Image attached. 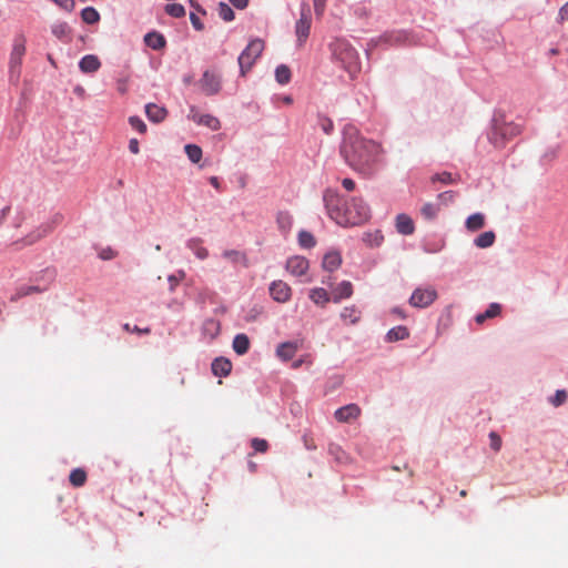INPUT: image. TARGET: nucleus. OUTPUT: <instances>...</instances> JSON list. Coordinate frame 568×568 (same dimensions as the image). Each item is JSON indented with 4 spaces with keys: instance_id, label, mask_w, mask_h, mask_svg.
Here are the masks:
<instances>
[{
    "instance_id": "052dcab7",
    "label": "nucleus",
    "mask_w": 568,
    "mask_h": 568,
    "mask_svg": "<svg viewBox=\"0 0 568 568\" xmlns=\"http://www.w3.org/2000/svg\"><path fill=\"white\" fill-rule=\"evenodd\" d=\"M235 8L245 9L248 4V0H229Z\"/></svg>"
},
{
    "instance_id": "6ab92c4d",
    "label": "nucleus",
    "mask_w": 568,
    "mask_h": 568,
    "mask_svg": "<svg viewBox=\"0 0 568 568\" xmlns=\"http://www.w3.org/2000/svg\"><path fill=\"white\" fill-rule=\"evenodd\" d=\"M396 229L398 233L410 235L414 233L415 226L413 220L406 214H398L396 217Z\"/></svg>"
},
{
    "instance_id": "c9c22d12",
    "label": "nucleus",
    "mask_w": 568,
    "mask_h": 568,
    "mask_svg": "<svg viewBox=\"0 0 568 568\" xmlns=\"http://www.w3.org/2000/svg\"><path fill=\"white\" fill-rule=\"evenodd\" d=\"M275 78L280 84H287L291 80V70L287 65L281 64L275 70Z\"/></svg>"
},
{
    "instance_id": "f704fd0d",
    "label": "nucleus",
    "mask_w": 568,
    "mask_h": 568,
    "mask_svg": "<svg viewBox=\"0 0 568 568\" xmlns=\"http://www.w3.org/2000/svg\"><path fill=\"white\" fill-rule=\"evenodd\" d=\"M81 18L83 22L88 24H94L100 21V13L93 7H87L81 11Z\"/></svg>"
},
{
    "instance_id": "412c9836",
    "label": "nucleus",
    "mask_w": 568,
    "mask_h": 568,
    "mask_svg": "<svg viewBox=\"0 0 568 568\" xmlns=\"http://www.w3.org/2000/svg\"><path fill=\"white\" fill-rule=\"evenodd\" d=\"M144 42L153 50H161L165 47L166 40L163 34L153 31L144 36Z\"/></svg>"
},
{
    "instance_id": "1a4fd4ad",
    "label": "nucleus",
    "mask_w": 568,
    "mask_h": 568,
    "mask_svg": "<svg viewBox=\"0 0 568 568\" xmlns=\"http://www.w3.org/2000/svg\"><path fill=\"white\" fill-rule=\"evenodd\" d=\"M200 85L205 94H216L221 89V78L219 74L207 70L203 73Z\"/></svg>"
},
{
    "instance_id": "f8f14e48",
    "label": "nucleus",
    "mask_w": 568,
    "mask_h": 568,
    "mask_svg": "<svg viewBox=\"0 0 568 568\" xmlns=\"http://www.w3.org/2000/svg\"><path fill=\"white\" fill-rule=\"evenodd\" d=\"M308 267L310 263L303 256H292L286 261V270L294 276L306 274Z\"/></svg>"
},
{
    "instance_id": "13d9d810",
    "label": "nucleus",
    "mask_w": 568,
    "mask_h": 568,
    "mask_svg": "<svg viewBox=\"0 0 568 568\" xmlns=\"http://www.w3.org/2000/svg\"><path fill=\"white\" fill-rule=\"evenodd\" d=\"M129 150L133 154H138L140 152L139 141L136 139H131L129 142Z\"/></svg>"
},
{
    "instance_id": "7ed1b4c3",
    "label": "nucleus",
    "mask_w": 568,
    "mask_h": 568,
    "mask_svg": "<svg viewBox=\"0 0 568 568\" xmlns=\"http://www.w3.org/2000/svg\"><path fill=\"white\" fill-rule=\"evenodd\" d=\"M332 53L334 59L341 63L342 68L354 78L361 70V63L357 51L345 40L336 39L332 43Z\"/></svg>"
},
{
    "instance_id": "bb28decb",
    "label": "nucleus",
    "mask_w": 568,
    "mask_h": 568,
    "mask_svg": "<svg viewBox=\"0 0 568 568\" xmlns=\"http://www.w3.org/2000/svg\"><path fill=\"white\" fill-rule=\"evenodd\" d=\"M501 312V306L498 303H491L488 308L480 314H477L475 321L477 324L481 325L486 320L494 318L498 316Z\"/></svg>"
},
{
    "instance_id": "4d7b16f0",
    "label": "nucleus",
    "mask_w": 568,
    "mask_h": 568,
    "mask_svg": "<svg viewBox=\"0 0 568 568\" xmlns=\"http://www.w3.org/2000/svg\"><path fill=\"white\" fill-rule=\"evenodd\" d=\"M190 20H191L192 26H193L196 30H199V31L203 30L204 26H203V23L201 22L200 18H199L195 13H191V14H190Z\"/></svg>"
},
{
    "instance_id": "603ef678",
    "label": "nucleus",
    "mask_w": 568,
    "mask_h": 568,
    "mask_svg": "<svg viewBox=\"0 0 568 568\" xmlns=\"http://www.w3.org/2000/svg\"><path fill=\"white\" fill-rule=\"evenodd\" d=\"M489 438H490V447L495 452H498L500 449V447H501V439H500V437L496 433L491 432L489 434Z\"/></svg>"
},
{
    "instance_id": "37998d69",
    "label": "nucleus",
    "mask_w": 568,
    "mask_h": 568,
    "mask_svg": "<svg viewBox=\"0 0 568 568\" xmlns=\"http://www.w3.org/2000/svg\"><path fill=\"white\" fill-rule=\"evenodd\" d=\"M438 206L433 203H425L422 207V214L427 220H433L438 213Z\"/></svg>"
},
{
    "instance_id": "2f4dec72",
    "label": "nucleus",
    "mask_w": 568,
    "mask_h": 568,
    "mask_svg": "<svg viewBox=\"0 0 568 568\" xmlns=\"http://www.w3.org/2000/svg\"><path fill=\"white\" fill-rule=\"evenodd\" d=\"M485 225V216L481 213H475L467 217L466 227L468 231L475 232Z\"/></svg>"
},
{
    "instance_id": "b1692460",
    "label": "nucleus",
    "mask_w": 568,
    "mask_h": 568,
    "mask_svg": "<svg viewBox=\"0 0 568 568\" xmlns=\"http://www.w3.org/2000/svg\"><path fill=\"white\" fill-rule=\"evenodd\" d=\"M186 246L194 253L200 260H205L209 256V251L203 246V241L199 237L190 239Z\"/></svg>"
},
{
    "instance_id": "bf43d9fd",
    "label": "nucleus",
    "mask_w": 568,
    "mask_h": 568,
    "mask_svg": "<svg viewBox=\"0 0 568 568\" xmlns=\"http://www.w3.org/2000/svg\"><path fill=\"white\" fill-rule=\"evenodd\" d=\"M342 185L344 186L345 190H347L349 192L355 189V182L348 178H346L342 181Z\"/></svg>"
},
{
    "instance_id": "338daca9",
    "label": "nucleus",
    "mask_w": 568,
    "mask_h": 568,
    "mask_svg": "<svg viewBox=\"0 0 568 568\" xmlns=\"http://www.w3.org/2000/svg\"><path fill=\"white\" fill-rule=\"evenodd\" d=\"M169 281L171 283V290H173V287L176 285L178 281L174 276H170L169 277Z\"/></svg>"
},
{
    "instance_id": "864d4df0",
    "label": "nucleus",
    "mask_w": 568,
    "mask_h": 568,
    "mask_svg": "<svg viewBox=\"0 0 568 568\" xmlns=\"http://www.w3.org/2000/svg\"><path fill=\"white\" fill-rule=\"evenodd\" d=\"M455 192L446 191L438 195V200L445 204L450 203L455 200Z\"/></svg>"
},
{
    "instance_id": "2eb2a0df",
    "label": "nucleus",
    "mask_w": 568,
    "mask_h": 568,
    "mask_svg": "<svg viewBox=\"0 0 568 568\" xmlns=\"http://www.w3.org/2000/svg\"><path fill=\"white\" fill-rule=\"evenodd\" d=\"M409 39V36L405 31H390L385 32L383 36L378 38L379 43L387 44H402L406 43Z\"/></svg>"
},
{
    "instance_id": "58836bf2",
    "label": "nucleus",
    "mask_w": 568,
    "mask_h": 568,
    "mask_svg": "<svg viewBox=\"0 0 568 568\" xmlns=\"http://www.w3.org/2000/svg\"><path fill=\"white\" fill-rule=\"evenodd\" d=\"M298 244L304 248H311L316 244V241L310 232L301 231L298 234Z\"/></svg>"
},
{
    "instance_id": "a18cd8bd",
    "label": "nucleus",
    "mask_w": 568,
    "mask_h": 568,
    "mask_svg": "<svg viewBox=\"0 0 568 568\" xmlns=\"http://www.w3.org/2000/svg\"><path fill=\"white\" fill-rule=\"evenodd\" d=\"M318 125L325 134H331L334 129L333 121L329 118L321 114L318 115Z\"/></svg>"
},
{
    "instance_id": "393cba45",
    "label": "nucleus",
    "mask_w": 568,
    "mask_h": 568,
    "mask_svg": "<svg viewBox=\"0 0 568 568\" xmlns=\"http://www.w3.org/2000/svg\"><path fill=\"white\" fill-rule=\"evenodd\" d=\"M44 288H41L37 285H22L16 290V292L11 295L10 301L17 302L22 297L29 296L36 293H42Z\"/></svg>"
},
{
    "instance_id": "49530a36",
    "label": "nucleus",
    "mask_w": 568,
    "mask_h": 568,
    "mask_svg": "<svg viewBox=\"0 0 568 568\" xmlns=\"http://www.w3.org/2000/svg\"><path fill=\"white\" fill-rule=\"evenodd\" d=\"M129 123L134 130H136L141 134L146 132V124L139 116H130Z\"/></svg>"
},
{
    "instance_id": "774afa93",
    "label": "nucleus",
    "mask_w": 568,
    "mask_h": 568,
    "mask_svg": "<svg viewBox=\"0 0 568 568\" xmlns=\"http://www.w3.org/2000/svg\"><path fill=\"white\" fill-rule=\"evenodd\" d=\"M250 469H251V471H255L256 470V464L250 463Z\"/></svg>"
},
{
    "instance_id": "a19ab883",
    "label": "nucleus",
    "mask_w": 568,
    "mask_h": 568,
    "mask_svg": "<svg viewBox=\"0 0 568 568\" xmlns=\"http://www.w3.org/2000/svg\"><path fill=\"white\" fill-rule=\"evenodd\" d=\"M165 12L173 18H182L185 16V9L180 3H170L165 6Z\"/></svg>"
},
{
    "instance_id": "f257e3e1",
    "label": "nucleus",
    "mask_w": 568,
    "mask_h": 568,
    "mask_svg": "<svg viewBox=\"0 0 568 568\" xmlns=\"http://www.w3.org/2000/svg\"><path fill=\"white\" fill-rule=\"evenodd\" d=\"M379 153V145L361 136L355 128L344 130L341 154L354 171L363 175L373 174Z\"/></svg>"
},
{
    "instance_id": "0eeeda50",
    "label": "nucleus",
    "mask_w": 568,
    "mask_h": 568,
    "mask_svg": "<svg viewBox=\"0 0 568 568\" xmlns=\"http://www.w3.org/2000/svg\"><path fill=\"white\" fill-rule=\"evenodd\" d=\"M26 42L27 39L23 34L16 36L13 40L9 60V69L11 75H14L16 79H19L20 77V68L22 64L23 55L26 54Z\"/></svg>"
},
{
    "instance_id": "7c9ffc66",
    "label": "nucleus",
    "mask_w": 568,
    "mask_h": 568,
    "mask_svg": "<svg viewBox=\"0 0 568 568\" xmlns=\"http://www.w3.org/2000/svg\"><path fill=\"white\" fill-rule=\"evenodd\" d=\"M310 298L316 305H321V306H324L325 304H327L331 301L328 293L326 292V290H324L322 287H316V288L311 290Z\"/></svg>"
},
{
    "instance_id": "cd10ccee",
    "label": "nucleus",
    "mask_w": 568,
    "mask_h": 568,
    "mask_svg": "<svg viewBox=\"0 0 568 568\" xmlns=\"http://www.w3.org/2000/svg\"><path fill=\"white\" fill-rule=\"evenodd\" d=\"M250 339L245 334H237L233 339V349L239 355H244L248 352Z\"/></svg>"
},
{
    "instance_id": "c756f323",
    "label": "nucleus",
    "mask_w": 568,
    "mask_h": 568,
    "mask_svg": "<svg viewBox=\"0 0 568 568\" xmlns=\"http://www.w3.org/2000/svg\"><path fill=\"white\" fill-rule=\"evenodd\" d=\"M341 318L347 324H356L361 318V312L355 306H346L341 312Z\"/></svg>"
},
{
    "instance_id": "79ce46f5",
    "label": "nucleus",
    "mask_w": 568,
    "mask_h": 568,
    "mask_svg": "<svg viewBox=\"0 0 568 568\" xmlns=\"http://www.w3.org/2000/svg\"><path fill=\"white\" fill-rule=\"evenodd\" d=\"M278 227L283 231H287L292 226V216L287 212H280L276 217Z\"/></svg>"
},
{
    "instance_id": "4c0bfd02",
    "label": "nucleus",
    "mask_w": 568,
    "mask_h": 568,
    "mask_svg": "<svg viewBox=\"0 0 568 568\" xmlns=\"http://www.w3.org/2000/svg\"><path fill=\"white\" fill-rule=\"evenodd\" d=\"M52 33L60 40L67 38L70 33V28L65 22H57L51 27Z\"/></svg>"
},
{
    "instance_id": "6e6552de",
    "label": "nucleus",
    "mask_w": 568,
    "mask_h": 568,
    "mask_svg": "<svg viewBox=\"0 0 568 568\" xmlns=\"http://www.w3.org/2000/svg\"><path fill=\"white\" fill-rule=\"evenodd\" d=\"M312 24L311 9L307 3H303L301 7L300 19L295 23L296 42L298 47L304 45L306 42Z\"/></svg>"
},
{
    "instance_id": "09e8293b",
    "label": "nucleus",
    "mask_w": 568,
    "mask_h": 568,
    "mask_svg": "<svg viewBox=\"0 0 568 568\" xmlns=\"http://www.w3.org/2000/svg\"><path fill=\"white\" fill-rule=\"evenodd\" d=\"M251 444L254 450L258 453H265L268 449V443L265 439L254 438Z\"/></svg>"
},
{
    "instance_id": "f3484780",
    "label": "nucleus",
    "mask_w": 568,
    "mask_h": 568,
    "mask_svg": "<svg viewBox=\"0 0 568 568\" xmlns=\"http://www.w3.org/2000/svg\"><path fill=\"white\" fill-rule=\"evenodd\" d=\"M145 113L150 121L159 123L162 122L166 115L168 111L165 108L160 106L155 103H149L145 105Z\"/></svg>"
},
{
    "instance_id": "69168bd1",
    "label": "nucleus",
    "mask_w": 568,
    "mask_h": 568,
    "mask_svg": "<svg viewBox=\"0 0 568 568\" xmlns=\"http://www.w3.org/2000/svg\"><path fill=\"white\" fill-rule=\"evenodd\" d=\"M382 240H383V236L379 234V232H376L374 243L376 245H378Z\"/></svg>"
},
{
    "instance_id": "a211bd4d",
    "label": "nucleus",
    "mask_w": 568,
    "mask_h": 568,
    "mask_svg": "<svg viewBox=\"0 0 568 568\" xmlns=\"http://www.w3.org/2000/svg\"><path fill=\"white\" fill-rule=\"evenodd\" d=\"M232 363L224 358H215L212 363V372L215 376L225 377L231 373Z\"/></svg>"
},
{
    "instance_id": "473e14b6",
    "label": "nucleus",
    "mask_w": 568,
    "mask_h": 568,
    "mask_svg": "<svg viewBox=\"0 0 568 568\" xmlns=\"http://www.w3.org/2000/svg\"><path fill=\"white\" fill-rule=\"evenodd\" d=\"M495 239V233L493 231H487L476 237L475 245L479 248H487L494 244Z\"/></svg>"
},
{
    "instance_id": "3c124183",
    "label": "nucleus",
    "mask_w": 568,
    "mask_h": 568,
    "mask_svg": "<svg viewBox=\"0 0 568 568\" xmlns=\"http://www.w3.org/2000/svg\"><path fill=\"white\" fill-rule=\"evenodd\" d=\"M326 2H327V0H313L314 11L317 17L323 16V13L325 11Z\"/></svg>"
},
{
    "instance_id": "39448f33",
    "label": "nucleus",
    "mask_w": 568,
    "mask_h": 568,
    "mask_svg": "<svg viewBox=\"0 0 568 568\" xmlns=\"http://www.w3.org/2000/svg\"><path fill=\"white\" fill-rule=\"evenodd\" d=\"M263 50L264 41L261 39H254L247 44V47L239 57L241 75H245L251 70L256 59L262 54Z\"/></svg>"
},
{
    "instance_id": "5fc2aeb1",
    "label": "nucleus",
    "mask_w": 568,
    "mask_h": 568,
    "mask_svg": "<svg viewBox=\"0 0 568 568\" xmlns=\"http://www.w3.org/2000/svg\"><path fill=\"white\" fill-rule=\"evenodd\" d=\"M123 328L126 332H132V333H138V334H149L151 332V329L149 327H145V328H140L138 326L131 327L130 324H128V323L123 325Z\"/></svg>"
},
{
    "instance_id": "4468645a",
    "label": "nucleus",
    "mask_w": 568,
    "mask_h": 568,
    "mask_svg": "<svg viewBox=\"0 0 568 568\" xmlns=\"http://www.w3.org/2000/svg\"><path fill=\"white\" fill-rule=\"evenodd\" d=\"M353 295V284L349 281H343L332 292V301L339 303L344 298Z\"/></svg>"
},
{
    "instance_id": "aec40b11",
    "label": "nucleus",
    "mask_w": 568,
    "mask_h": 568,
    "mask_svg": "<svg viewBox=\"0 0 568 568\" xmlns=\"http://www.w3.org/2000/svg\"><path fill=\"white\" fill-rule=\"evenodd\" d=\"M297 352V343L285 342L277 346L276 354L283 361L292 359Z\"/></svg>"
},
{
    "instance_id": "9b49d317",
    "label": "nucleus",
    "mask_w": 568,
    "mask_h": 568,
    "mask_svg": "<svg viewBox=\"0 0 568 568\" xmlns=\"http://www.w3.org/2000/svg\"><path fill=\"white\" fill-rule=\"evenodd\" d=\"M189 118L200 125H205L209 129L216 131L220 129V120L211 114H201L195 108H191Z\"/></svg>"
},
{
    "instance_id": "6e6d98bb",
    "label": "nucleus",
    "mask_w": 568,
    "mask_h": 568,
    "mask_svg": "<svg viewBox=\"0 0 568 568\" xmlns=\"http://www.w3.org/2000/svg\"><path fill=\"white\" fill-rule=\"evenodd\" d=\"M565 20H568V2L565 3L558 12V22L562 23Z\"/></svg>"
},
{
    "instance_id": "c85d7f7f",
    "label": "nucleus",
    "mask_w": 568,
    "mask_h": 568,
    "mask_svg": "<svg viewBox=\"0 0 568 568\" xmlns=\"http://www.w3.org/2000/svg\"><path fill=\"white\" fill-rule=\"evenodd\" d=\"M409 331L406 326H396L390 328L386 334L387 342H397L408 338Z\"/></svg>"
},
{
    "instance_id": "20e7f679",
    "label": "nucleus",
    "mask_w": 568,
    "mask_h": 568,
    "mask_svg": "<svg viewBox=\"0 0 568 568\" xmlns=\"http://www.w3.org/2000/svg\"><path fill=\"white\" fill-rule=\"evenodd\" d=\"M523 132V126L513 122L495 121L489 132V141L496 148H503L506 142Z\"/></svg>"
},
{
    "instance_id": "9d476101",
    "label": "nucleus",
    "mask_w": 568,
    "mask_h": 568,
    "mask_svg": "<svg viewBox=\"0 0 568 568\" xmlns=\"http://www.w3.org/2000/svg\"><path fill=\"white\" fill-rule=\"evenodd\" d=\"M270 294L274 301L278 303H286L292 296V290L288 284L278 280L271 283Z\"/></svg>"
},
{
    "instance_id": "ea45409f",
    "label": "nucleus",
    "mask_w": 568,
    "mask_h": 568,
    "mask_svg": "<svg viewBox=\"0 0 568 568\" xmlns=\"http://www.w3.org/2000/svg\"><path fill=\"white\" fill-rule=\"evenodd\" d=\"M185 152L193 163H197L202 158V149L195 144L185 145Z\"/></svg>"
},
{
    "instance_id": "8fccbe9b",
    "label": "nucleus",
    "mask_w": 568,
    "mask_h": 568,
    "mask_svg": "<svg viewBox=\"0 0 568 568\" xmlns=\"http://www.w3.org/2000/svg\"><path fill=\"white\" fill-rule=\"evenodd\" d=\"M51 1L54 2L55 4H58L63 10L69 11V12L73 11V9L75 7L74 0H51Z\"/></svg>"
},
{
    "instance_id": "680f3d73",
    "label": "nucleus",
    "mask_w": 568,
    "mask_h": 568,
    "mask_svg": "<svg viewBox=\"0 0 568 568\" xmlns=\"http://www.w3.org/2000/svg\"><path fill=\"white\" fill-rule=\"evenodd\" d=\"M392 313L395 314L396 316H398L402 320L406 318V313L402 308H399V307H394L392 310Z\"/></svg>"
},
{
    "instance_id": "423d86ee",
    "label": "nucleus",
    "mask_w": 568,
    "mask_h": 568,
    "mask_svg": "<svg viewBox=\"0 0 568 568\" xmlns=\"http://www.w3.org/2000/svg\"><path fill=\"white\" fill-rule=\"evenodd\" d=\"M437 297L438 293L434 286H418L413 291L408 303L415 308H426L429 307Z\"/></svg>"
},
{
    "instance_id": "c03bdc74",
    "label": "nucleus",
    "mask_w": 568,
    "mask_h": 568,
    "mask_svg": "<svg viewBox=\"0 0 568 568\" xmlns=\"http://www.w3.org/2000/svg\"><path fill=\"white\" fill-rule=\"evenodd\" d=\"M430 180L433 183H435L437 181L443 184L455 183V179L453 178L452 173H449V172L437 173V174L433 175Z\"/></svg>"
},
{
    "instance_id": "4be33fe9",
    "label": "nucleus",
    "mask_w": 568,
    "mask_h": 568,
    "mask_svg": "<svg viewBox=\"0 0 568 568\" xmlns=\"http://www.w3.org/2000/svg\"><path fill=\"white\" fill-rule=\"evenodd\" d=\"M222 256L233 264H241L244 267L248 266V258L244 252L237 250H225Z\"/></svg>"
},
{
    "instance_id": "72a5a7b5",
    "label": "nucleus",
    "mask_w": 568,
    "mask_h": 568,
    "mask_svg": "<svg viewBox=\"0 0 568 568\" xmlns=\"http://www.w3.org/2000/svg\"><path fill=\"white\" fill-rule=\"evenodd\" d=\"M70 484L73 487H82L87 481V473L82 468H75L70 473Z\"/></svg>"
},
{
    "instance_id": "5701e85b",
    "label": "nucleus",
    "mask_w": 568,
    "mask_h": 568,
    "mask_svg": "<svg viewBox=\"0 0 568 568\" xmlns=\"http://www.w3.org/2000/svg\"><path fill=\"white\" fill-rule=\"evenodd\" d=\"M342 264V257L337 252H329L325 254L322 266L327 272L336 271Z\"/></svg>"
},
{
    "instance_id": "e433bc0d",
    "label": "nucleus",
    "mask_w": 568,
    "mask_h": 568,
    "mask_svg": "<svg viewBox=\"0 0 568 568\" xmlns=\"http://www.w3.org/2000/svg\"><path fill=\"white\" fill-rule=\"evenodd\" d=\"M217 12H219L220 18L226 22H230V21L234 20V18H235L234 11L225 2L219 3Z\"/></svg>"
},
{
    "instance_id": "f03ea898",
    "label": "nucleus",
    "mask_w": 568,
    "mask_h": 568,
    "mask_svg": "<svg viewBox=\"0 0 568 568\" xmlns=\"http://www.w3.org/2000/svg\"><path fill=\"white\" fill-rule=\"evenodd\" d=\"M324 203L329 217L341 226L361 225L371 216L369 207L359 197L344 199L332 191H326Z\"/></svg>"
},
{
    "instance_id": "e2e57ef3",
    "label": "nucleus",
    "mask_w": 568,
    "mask_h": 568,
    "mask_svg": "<svg viewBox=\"0 0 568 568\" xmlns=\"http://www.w3.org/2000/svg\"><path fill=\"white\" fill-rule=\"evenodd\" d=\"M210 183L213 187H215L216 190H220L221 185H220V181L216 176H211Z\"/></svg>"
},
{
    "instance_id": "de8ad7c7",
    "label": "nucleus",
    "mask_w": 568,
    "mask_h": 568,
    "mask_svg": "<svg viewBox=\"0 0 568 568\" xmlns=\"http://www.w3.org/2000/svg\"><path fill=\"white\" fill-rule=\"evenodd\" d=\"M566 400H567V393L564 389L557 390L555 396L550 398V403L555 407L562 405Z\"/></svg>"
},
{
    "instance_id": "ddd939ff",
    "label": "nucleus",
    "mask_w": 568,
    "mask_h": 568,
    "mask_svg": "<svg viewBox=\"0 0 568 568\" xmlns=\"http://www.w3.org/2000/svg\"><path fill=\"white\" fill-rule=\"evenodd\" d=\"M361 415V408L356 404H348L338 408L334 416L341 423H348Z\"/></svg>"
},
{
    "instance_id": "a878e982",
    "label": "nucleus",
    "mask_w": 568,
    "mask_h": 568,
    "mask_svg": "<svg viewBox=\"0 0 568 568\" xmlns=\"http://www.w3.org/2000/svg\"><path fill=\"white\" fill-rule=\"evenodd\" d=\"M52 231V226L49 224H42L39 226L36 231L30 233L24 240L26 245H32L33 243L38 242L42 237L47 236Z\"/></svg>"
},
{
    "instance_id": "0e129e2a",
    "label": "nucleus",
    "mask_w": 568,
    "mask_h": 568,
    "mask_svg": "<svg viewBox=\"0 0 568 568\" xmlns=\"http://www.w3.org/2000/svg\"><path fill=\"white\" fill-rule=\"evenodd\" d=\"M113 257V253L111 250H109L108 252H102L101 253V258L103 260H109V258H112Z\"/></svg>"
},
{
    "instance_id": "dca6fc26",
    "label": "nucleus",
    "mask_w": 568,
    "mask_h": 568,
    "mask_svg": "<svg viewBox=\"0 0 568 568\" xmlns=\"http://www.w3.org/2000/svg\"><path fill=\"white\" fill-rule=\"evenodd\" d=\"M100 67L101 62L99 58L94 54H87L79 62V68L84 73L97 72L100 69Z\"/></svg>"
}]
</instances>
